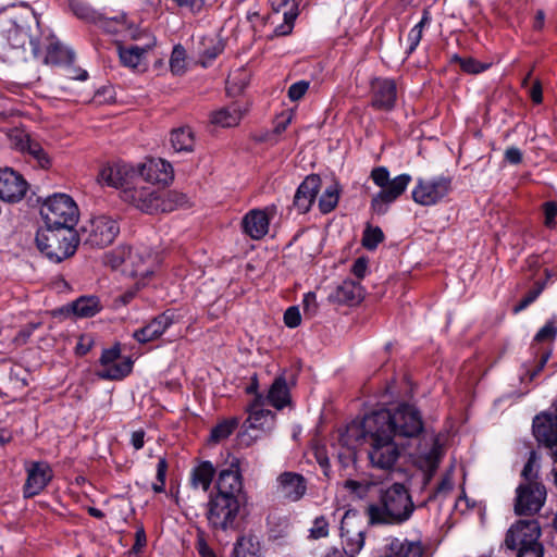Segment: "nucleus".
I'll list each match as a JSON object with an SVG mask.
<instances>
[{"mask_svg":"<svg viewBox=\"0 0 557 557\" xmlns=\"http://www.w3.org/2000/svg\"><path fill=\"white\" fill-rule=\"evenodd\" d=\"M120 232L115 220L107 215H99L90 220L84 228L85 244L90 247L103 248L111 243Z\"/></svg>","mask_w":557,"mask_h":557,"instance_id":"4468645a","label":"nucleus"},{"mask_svg":"<svg viewBox=\"0 0 557 557\" xmlns=\"http://www.w3.org/2000/svg\"><path fill=\"white\" fill-rule=\"evenodd\" d=\"M173 323V319L166 312L156 317L145 326L136 330L133 333V337L141 343L146 344L159 338Z\"/></svg>","mask_w":557,"mask_h":557,"instance_id":"a878e982","label":"nucleus"},{"mask_svg":"<svg viewBox=\"0 0 557 557\" xmlns=\"http://www.w3.org/2000/svg\"><path fill=\"white\" fill-rule=\"evenodd\" d=\"M367 528L362 518L355 509L345 511L339 527V537L343 550L334 548L327 557H356L366 543Z\"/></svg>","mask_w":557,"mask_h":557,"instance_id":"6e6552de","label":"nucleus"},{"mask_svg":"<svg viewBox=\"0 0 557 557\" xmlns=\"http://www.w3.org/2000/svg\"><path fill=\"white\" fill-rule=\"evenodd\" d=\"M135 170L137 172L135 177L143 180L146 184H151V186L154 184L166 185L171 183L174 177L172 165L160 158L148 159Z\"/></svg>","mask_w":557,"mask_h":557,"instance_id":"dca6fc26","label":"nucleus"},{"mask_svg":"<svg viewBox=\"0 0 557 557\" xmlns=\"http://www.w3.org/2000/svg\"><path fill=\"white\" fill-rule=\"evenodd\" d=\"M39 35V21L36 13L32 10L26 15L14 21L7 30L8 42L13 49H25L26 45H28L35 57L38 55L41 47Z\"/></svg>","mask_w":557,"mask_h":557,"instance_id":"9b49d317","label":"nucleus"},{"mask_svg":"<svg viewBox=\"0 0 557 557\" xmlns=\"http://www.w3.org/2000/svg\"><path fill=\"white\" fill-rule=\"evenodd\" d=\"M505 159L512 164H518L522 160V153L520 149L511 147L506 150Z\"/></svg>","mask_w":557,"mask_h":557,"instance_id":"338daca9","label":"nucleus"},{"mask_svg":"<svg viewBox=\"0 0 557 557\" xmlns=\"http://www.w3.org/2000/svg\"><path fill=\"white\" fill-rule=\"evenodd\" d=\"M189 203L188 197L177 190H160L158 201L159 212H171Z\"/></svg>","mask_w":557,"mask_h":557,"instance_id":"f704fd0d","label":"nucleus"},{"mask_svg":"<svg viewBox=\"0 0 557 557\" xmlns=\"http://www.w3.org/2000/svg\"><path fill=\"white\" fill-rule=\"evenodd\" d=\"M133 363L129 359L116 360L103 369L97 371V375L106 380H121L132 371Z\"/></svg>","mask_w":557,"mask_h":557,"instance_id":"58836bf2","label":"nucleus"},{"mask_svg":"<svg viewBox=\"0 0 557 557\" xmlns=\"http://www.w3.org/2000/svg\"><path fill=\"white\" fill-rule=\"evenodd\" d=\"M264 400L278 410L290 403L289 388L283 375L274 380Z\"/></svg>","mask_w":557,"mask_h":557,"instance_id":"c756f323","label":"nucleus"},{"mask_svg":"<svg viewBox=\"0 0 557 557\" xmlns=\"http://www.w3.org/2000/svg\"><path fill=\"white\" fill-rule=\"evenodd\" d=\"M170 141L176 152H190L194 150L195 136L189 127L183 126L172 131Z\"/></svg>","mask_w":557,"mask_h":557,"instance_id":"4c0bfd02","label":"nucleus"},{"mask_svg":"<svg viewBox=\"0 0 557 557\" xmlns=\"http://www.w3.org/2000/svg\"><path fill=\"white\" fill-rule=\"evenodd\" d=\"M122 199L144 213H158L159 188L134 178L129 187H124Z\"/></svg>","mask_w":557,"mask_h":557,"instance_id":"ddd939ff","label":"nucleus"},{"mask_svg":"<svg viewBox=\"0 0 557 557\" xmlns=\"http://www.w3.org/2000/svg\"><path fill=\"white\" fill-rule=\"evenodd\" d=\"M170 67L173 74L181 75L185 72L186 69V51L184 47L177 45L173 48L171 59H170Z\"/></svg>","mask_w":557,"mask_h":557,"instance_id":"c03bdc74","label":"nucleus"},{"mask_svg":"<svg viewBox=\"0 0 557 557\" xmlns=\"http://www.w3.org/2000/svg\"><path fill=\"white\" fill-rule=\"evenodd\" d=\"M330 534V522L325 516L321 515L314 518L309 529V537L311 540L325 539Z\"/></svg>","mask_w":557,"mask_h":557,"instance_id":"a18cd8bd","label":"nucleus"},{"mask_svg":"<svg viewBox=\"0 0 557 557\" xmlns=\"http://www.w3.org/2000/svg\"><path fill=\"white\" fill-rule=\"evenodd\" d=\"M36 244L51 261L61 262L75 253L78 236L74 227H50L44 224L37 231Z\"/></svg>","mask_w":557,"mask_h":557,"instance_id":"20e7f679","label":"nucleus"},{"mask_svg":"<svg viewBox=\"0 0 557 557\" xmlns=\"http://www.w3.org/2000/svg\"><path fill=\"white\" fill-rule=\"evenodd\" d=\"M557 334V325L555 321H548L535 335V342L553 341Z\"/></svg>","mask_w":557,"mask_h":557,"instance_id":"603ef678","label":"nucleus"},{"mask_svg":"<svg viewBox=\"0 0 557 557\" xmlns=\"http://www.w3.org/2000/svg\"><path fill=\"white\" fill-rule=\"evenodd\" d=\"M71 11L82 20L98 23L100 13L96 12L88 4L79 1H72L70 3Z\"/></svg>","mask_w":557,"mask_h":557,"instance_id":"37998d69","label":"nucleus"},{"mask_svg":"<svg viewBox=\"0 0 557 557\" xmlns=\"http://www.w3.org/2000/svg\"><path fill=\"white\" fill-rule=\"evenodd\" d=\"M371 178L381 188L371 201V207L377 214H385L388 206L407 189L411 182L409 174H400L391 180L389 173L384 166L373 169Z\"/></svg>","mask_w":557,"mask_h":557,"instance_id":"0eeeda50","label":"nucleus"},{"mask_svg":"<svg viewBox=\"0 0 557 557\" xmlns=\"http://www.w3.org/2000/svg\"><path fill=\"white\" fill-rule=\"evenodd\" d=\"M284 322L288 327H297L301 322V315L298 307H289L284 313Z\"/></svg>","mask_w":557,"mask_h":557,"instance_id":"13d9d810","label":"nucleus"},{"mask_svg":"<svg viewBox=\"0 0 557 557\" xmlns=\"http://www.w3.org/2000/svg\"><path fill=\"white\" fill-rule=\"evenodd\" d=\"M215 474V468L210 461H202L195 467L190 473V483L193 487H201L202 491L207 492L212 483Z\"/></svg>","mask_w":557,"mask_h":557,"instance_id":"c9c22d12","label":"nucleus"},{"mask_svg":"<svg viewBox=\"0 0 557 557\" xmlns=\"http://www.w3.org/2000/svg\"><path fill=\"white\" fill-rule=\"evenodd\" d=\"M451 190V177L436 175L433 177H419L412 189V199L416 203L430 207L441 202Z\"/></svg>","mask_w":557,"mask_h":557,"instance_id":"f8f14e48","label":"nucleus"},{"mask_svg":"<svg viewBox=\"0 0 557 557\" xmlns=\"http://www.w3.org/2000/svg\"><path fill=\"white\" fill-rule=\"evenodd\" d=\"M297 17V12L294 5H290L288 10L283 13V23L275 26L273 35L276 37L289 35L294 28V23Z\"/></svg>","mask_w":557,"mask_h":557,"instance_id":"79ce46f5","label":"nucleus"},{"mask_svg":"<svg viewBox=\"0 0 557 557\" xmlns=\"http://www.w3.org/2000/svg\"><path fill=\"white\" fill-rule=\"evenodd\" d=\"M516 494L515 512L519 516L536 513L546 499V490L542 483L519 484Z\"/></svg>","mask_w":557,"mask_h":557,"instance_id":"2eb2a0df","label":"nucleus"},{"mask_svg":"<svg viewBox=\"0 0 557 557\" xmlns=\"http://www.w3.org/2000/svg\"><path fill=\"white\" fill-rule=\"evenodd\" d=\"M265 404L263 395H257L249 407V417L247 419L248 428L259 430H271L274 425L275 414L264 409Z\"/></svg>","mask_w":557,"mask_h":557,"instance_id":"393cba45","label":"nucleus"},{"mask_svg":"<svg viewBox=\"0 0 557 557\" xmlns=\"http://www.w3.org/2000/svg\"><path fill=\"white\" fill-rule=\"evenodd\" d=\"M309 85L310 84L307 81H299V82H296L293 85H290L288 88L289 99L292 101H297V100L301 99L305 96V94L308 91Z\"/></svg>","mask_w":557,"mask_h":557,"instance_id":"6e6d98bb","label":"nucleus"},{"mask_svg":"<svg viewBox=\"0 0 557 557\" xmlns=\"http://www.w3.org/2000/svg\"><path fill=\"white\" fill-rule=\"evenodd\" d=\"M136 175L137 172L134 166L125 163H116L104 166L100 171L98 180L101 184L123 190L124 187H129Z\"/></svg>","mask_w":557,"mask_h":557,"instance_id":"4be33fe9","label":"nucleus"},{"mask_svg":"<svg viewBox=\"0 0 557 557\" xmlns=\"http://www.w3.org/2000/svg\"><path fill=\"white\" fill-rule=\"evenodd\" d=\"M384 235L380 227H368L362 237V245L367 249H374L383 240Z\"/></svg>","mask_w":557,"mask_h":557,"instance_id":"09e8293b","label":"nucleus"},{"mask_svg":"<svg viewBox=\"0 0 557 557\" xmlns=\"http://www.w3.org/2000/svg\"><path fill=\"white\" fill-rule=\"evenodd\" d=\"M341 188L338 183H331L323 191L319 199V209L322 213H330L333 211L339 200Z\"/></svg>","mask_w":557,"mask_h":557,"instance_id":"ea45409f","label":"nucleus"},{"mask_svg":"<svg viewBox=\"0 0 557 557\" xmlns=\"http://www.w3.org/2000/svg\"><path fill=\"white\" fill-rule=\"evenodd\" d=\"M74 61V53L67 47L58 40H50L47 45V53L45 63L52 65H61Z\"/></svg>","mask_w":557,"mask_h":557,"instance_id":"72a5a7b5","label":"nucleus"},{"mask_svg":"<svg viewBox=\"0 0 557 557\" xmlns=\"http://www.w3.org/2000/svg\"><path fill=\"white\" fill-rule=\"evenodd\" d=\"M240 500L237 497L209 495L206 518L214 531L235 530L238 523Z\"/></svg>","mask_w":557,"mask_h":557,"instance_id":"1a4fd4ad","label":"nucleus"},{"mask_svg":"<svg viewBox=\"0 0 557 557\" xmlns=\"http://www.w3.org/2000/svg\"><path fill=\"white\" fill-rule=\"evenodd\" d=\"M544 289L543 284H537L535 288L530 290L521 300L520 302L513 308V312L518 313L522 310H524L528 306H530L542 293Z\"/></svg>","mask_w":557,"mask_h":557,"instance_id":"864d4df0","label":"nucleus"},{"mask_svg":"<svg viewBox=\"0 0 557 557\" xmlns=\"http://www.w3.org/2000/svg\"><path fill=\"white\" fill-rule=\"evenodd\" d=\"M416 506L409 491L401 483L381 488L376 503L366 508L369 524L399 525L407 522Z\"/></svg>","mask_w":557,"mask_h":557,"instance_id":"f257e3e1","label":"nucleus"},{"mask_svg":"<svg viewBox=\"0 0 557 557\" xmlns=\"http://www.w3.org/2000/svg\"><path fill=\"white\" fill-rule=\"evenodd\" d=\"M236 420H225L215 425L211 431V441L218 443L227 438L236 429Z\"/></svg>","mask_w":557,"mask_h":557,"instance_id":"49530a36","label":"nucleus"},{"mask_svg":"<svg viewBox=\"0 0 557 557\" xmlns=\"http://www.w3.org/2000/svg\"><path fill=\"white\" fill-rule=\"evenodd\" d=\"M242 490L243 482L238 465L233 462L230 468L219 472L214 491L210 494L239 498Z\"/></svg>","mask_w":557,"mask_h":557,"instance_id":"5701e85b","label":"nucleus"},{"mask_svg":"<svg viewBox=\"0 0 557 557\" xmlns=\"http://www.w3.org/2000/svg\"><path fill=\"white\" fill-rule=\"evenodd\" d=\"M27 182L12 169L0 170V198L7 202L21 201L27 191Z\"/></svg>","mask_w":557,"mask_h":557,"instance_id":"a211bd4d","label":"nucleus"},{"mask_svg":"<svg viewBox=\"0 0 557 557\" xmlns=\"http://www.w3.org/2000/svg\"><path fill=\"white\" fill-rule=\"evenodd\" d=\"M544 224L547 227H554L556 225L557 218V203L553 201H548L544 203Z\"/></svg>","mask_w":557,"mask_h":557,"instance_id":"4d7b16f0","label":"nucleus"},{"mask_svg":"<svg viewBox=\"0 0 557 557\" xmlns=\"http://www.w3.org/2000/svg\"><path fill=\"white\" fill-rule=\"evenodd\" d=\"M223 50V46L221 44L213 45L212 48L206 49L202 52L205 59L201 60V64L207 66L208 63L213 61Z\"/></svg>","mask_w":557,"mask_h":557,"instance_id":"e2e57ef3","label":"nucleus"},{"mask_svg":"<svg viewBox=\"0 0 557 557\" xmlns=\"http://www.w3.org/2000/svg\"><path fill=\"white\" fill-rule=\"evenodd\" d=\"M97 24L100 28L109 34L128 36L133 39L138 38L137 30L133 28L131 24H128L124 15L104 17L100 14Z\"/></svg>","mask_w":557,"mask_h":557,"instance_id":"cd10ccee","label":"nucleus"},{"mask_svg":"<svg viewBox=\"0 0 557 557\" xmlns=\"http://www.w3.org/2000/svg\"><path fill=\"white\" fill-rule=\"evenodd\" d=\"M154 39L143 46L132 45L128 47L119 46V57L124 66L131 69H137L143 60L145 59L146 53L154 46Z\"/></svg>","mask_w":557,"mask_h":557,"instance_id":"7c9ffc66","label":"nucleus"},{"mask_svg":"<svg viewBox=\"0 0 557 557\" xmlns=\"http://www.w3.org/2000/svg\"><path fill=\"white\" fill-rule=\"evenodd\" d=\"M333 299L342 304H357L363 297V288L354 281H344L332 295Z\"/></svg>","mask_w":557,"mask_h":557,"instance_id":"2f4dec72","label":"nucleus"},{"mask_svg":"<svg viewBox=\"0 0 557 557\" xmlns=\"http://www.w3.org/2000/svg\"><path fill=\"white\" fill-rule=\"evenodd\" d=\"M368 270V261L364 258H358L352 265V273L358 278H363Z\"/></svg>","mask_w":557,"mask_h":557,"instance_id":"69168bd1","label":"nucleus"},{"mask_svg":"<svg viewBox=\"0 0 557 557\" xmlns=\"http://www.w3.org/2000/svg\"><path fill=\"white\" fill-rule=\"evenodd\" d=\"M443 447L442 445L435 441L428 453L421 454L417 463L421 470H423L426 474V481L431 479L432 473L438 467V463L443 457Z\"/></svg>","mask_w":557,"mask_h":557,"instance_id":"473e14b6","label":"nucleus"},{"mask_svg":"<svg viewBox=\"0 0 557 557\" xmlns=\"http://www.w3.org/2000/svg\"><path fill=\"white\" fill-rule=\"evenodd\" d=\"M15 146L22 152H27L32 156L42 169L50 165V159L44 151L41 145L30 138L28 134L21 133L15 136Z\"/></svg>","mask_w":557,"mask_h":557,"instance_id":"bb28decb","label":"nucleus"},{"mask_svg":"<svg viewBox=\"0 0 557 557\" xmlns=\"http://www.w3.org/2000/svg\"><path fill=\"white\" fill-rule=\"evenodd\" d=\"M455 60L458 61L460 67L465 72L470 73V74L481 73V72L485 71L486 69H488V66H490L488 64L480 63L479 61H476L475 59H472V58L462 59L459 57H455Z\"/></svg>","mask_w":557,"mask_h":557,"instance_id":"8fccbe9b","label":"nucleus"},{"mask_svg":"<svg viewBox=\"0 0 557 557\" xmlns=\"http://www.w3.org/2000/svg\"><path fill=\"white\" fill-rule=\"evenodd\" d=\"M361 429L371 465L379 469H391L400 456L401 443L367 418Z\"/></svg>","mask_w":557,"mask_h":557,"instance_id":"7ed1b4c3","label":"nucleus"},{"mask_svg":"<svg viewBox=\"0 0 557 557\" xmlns=\"http://www.w3.org/2000/svg\"><path fill=\"white\" fill-rule=\"evenodd\" d=\"M196 548L200 557H218L214 550L209 546L202 533L197 536Z\"/></svg>","mask_w":557,"mask_h":557,"instance_id":"052dcab7","label":"nucleus"},{"mask_svg":"<svg viewBox=\"0 0 557 557\" xmlns=\"http://www.w3.org/2000/svg\"><path fill=\"white\" fill-rule=\"evenodd\" d=\"M276 483V493L287 502H298L307 492L306 479L296 472L281 473Z\"/></svg>","mask_w":557,"mask_h":557,"instance_id":"aec40b11","label":"nucleus"},{"mask_svg":"<svg viewBox=\"0 0 557 557\" xmlns=\"http://www.w3.org/2000/svg\"><path fill=\"white\" fill-rule=\"evenodd\" d=\"M321 187V180L318 175H309L297 188L294 197V206L300 213L310 210Z\"/></svg>","mask_w":557,"mask_h":557,"instance_id":"b1692460","label":"nucleus"},{"mask_svg":"<svg viewBox=\"0 0 557 557\" xmlns=\"http://www.w3.org/2000/svg\"><path fill=\"white\" fill-rule=\"evenodd\" d=\"M302 309L306 318L311 319L317 314L319 305L314 293L309 292L305 294L302 299Z\"/></svg>","mask_w":557,"mask_h":557,"instance_id":"3c124183","label":"nucleus"},{"mask_svg":"<svg viewBox=\"0 0 557 557\" xmlns=\"http://www.w3.org/2000/svg\"><path fill=\"white\" fill-rule=\"evenodd\" d=\"M453 487H454L453 474L450 472H447L442 478V480L438 483V485L436 486V490L434 492V496L445 495L448 492H450L453 490Z\"/></svg>","mask_w":557,"mask_h":557,"instance_id":"680f3d73","label":"nucleus"},{"mask_svg":"<svg viewBox=\"0 0 557 557\" xmlns=\"http://www.w3.org/2000/svg\"><path fill=\"white\" fill-rule=\"evenodd\" d=\"M371 104L377 110L389 111L397 99L396 83L389 78H375L371 83Z\"/></svg>","mask_w":557,"mask_h":557,"instance_id":"412c9836","label":"nucleus"},{"mask_svg":"<svg viewBox=\"0 0 557 557\" xmlns=\"http://www.w3.org/2000/svg\"><path fill=\"white\" fill-rule=\"evenodd\" d=\"M541 525L535 519H520L512 523L505 536V546L517 552V557H543L540 542Z\"/></svg>","mask_w":557,"mask_h":557,"instance_id":"423d86ee","label":"nucleus"},{"mask_svg":"<svg viewBox=\"0 0 557 557\" xmlns=\"http://www.w3.org/2000/svg\"><path fill=\"white\" fill-rule=\"evenodd\" d=\"M274 213V207L248 211L242 221L244 233L256 240L263 238L269 232L270 221Z\"/></svg>","mask_w":557,"mask_h":557,"instance_id":"f3484780","label":"nucleus"},{"mask_svg":"<svg viewBox=\"0 0 557 557\" xmlns=\"http://www.w3.org/2000/svg\"><path fill=\"white\" fill-rule=\"evenodd\" d=\"M120 357V350L117 348H111L103 350L101 358H100V364L101 369L106 368L110 363L115 362Z\"/></svg>","mask_w":557,"mask_h":557,"instance_id":"0e129e2a","label":"nucleus"},{"mask_svg":"<svg viewBox=\"0 0 557 557\" xmlns=\"http://www.w3.org/2000/svg\"><path fill=\"white\" fill-rule=\"evenodd\" d=\"M27 479L24 485V496L34 497L38 495L52 480L53 471L44 461L29 462L26 467Z\"/></svg>","mask_w":557,"mask_h":557,"instance_id":"6ab92c4d","label":"nucleus"},{"mask_svg":"<svg viewBox=\"0 0 557 557\" xmlns=\"http://www.w3.org/2000/svg\"><path fill=\"white\" fill-rule=\"evenodd\" d=\"M549 357H550V352L549 351H544L542 354V357H541L540 362L536 366V368L534 370H532V371H528L529 381H532L542 371V369L546 364V362L549 359Z\"/></svg>","mask_w":557,"mask_h":557,"instance_id":"774afa93","label":"nucleus"},{"mask_svg":"<svg viewBox=\"0 0 557 557\" xmlns=\"http://www.w3.org/2000/svg\"><path fill=\"white\" fill-rule=\"evenodd\" d=\"M106 259L113 269L122 267L124 273L138 278L136 289L146 284L145 281L153 273L156 267L151 253L139 248L119 247L108 253Z\"/></svg>","mask_w":557,"mask_h":557,"instance_id":"39448f33","label":"nucleus"},{"mask_svg":"<svg viewBox=\"0 0 557 557\" xmlns=\"http://www.w3.org/2000/svg\"><path fill=\"white\" fill-rule=\"evenodd\" d=\"M537 474H539V466L536 462V455H535V453H531L527 463L523 467L522 473H521L522 479H523V482L521 484L541 483L537 480Z\"/></svg>","mask_w":557,"mask_h":557,"instance_id":"de8ad7c7","label":"nucleus"},{"mask_svg":"<svg viewBox=\"0 0 557 557\" xmlns=\"http://www.w3.org/2000/svg\"><path fill=\"white\" fill-rule=\"evenodd\" d=\"M396 440L418 436L423 430L419 411L410 405L403 404L392 409L374 411L366 417Z\"/></svg>","mask_w":557,"mask_h":557,"instance_id":"f03ea898","label":"nucleus"},{"mask_svg":"<svg viewBox=\"0 0 557 557\" xmlns=\"http://www.w3.org/2000/svg\"><path fill=\"white\" fill-rule=\"evenodd\" d=\"M431 22V17L428 11L423 12L422 18L418 24H416L408 34V53H412L416 48L419 46L422 39L423 28L429 25Z\"/></svg>","mask_w":557,"mask_h":557,"instance_id":"a19ab883","label":"nucleus"},{"mask_svg":"<svg viewBox=\"0 0 557 557\" xmlns=\"http://www.w3.org/2000/svg\"><path fill=\"white\" fill-rule=\"evenodd\" d=\"M244 112L245 110L239 104L233 103L212 112L210 121L216 126L233 127L239 124Z\"/></svg>","mask_w":557,"mask_h":557,"instance_id":"c85d7f7f","label":"nucleus"},{"mask_svg":"<svg viewBox=\"0 0 557 557\" xmlns=\"http://www.w3.org/2000/svg\"><path fill=\"white\" fill-rule=\"evenodd\" d=\"M40 214L44 224L74 227L78 221V208L75 201L65 194H54L41 205Z\"/></svg>","mask_w":557,"mask_h":557,"instance_id":"9d476101","label":"nucleus"},{"mask_svg":"<svg viewBox=\"0 0 557 557\" xmlns=\"http://www.w3.org/2000/svg\"><path fill=\"white\" fill-rule=\"evenodd\" d=\"M253 537L252 536H240L238 537L234 552L237 557H245L246 552H250V548L253 546Z\"/></svg>","mask_w":557,"mask_h":557,"instance_id":"bf43d9fd","label":"nucleus"},{"mask_svg":"<svg viewBox=\"0 0 557 557\" xmlns=\"http://www.w3.org/2000/svg\"><path fill=\"white\" fill-rule=\"evenodd\" d=\"M60 66H62L63 72H64L63 75L66 78L85 81L88 77L87 71L79 69V67H75L73 65V61L71 63L61 64Z\"/></svg>","mask_w":557,"mask_h":557,"instance_id":"5fc2aeb1","label":"nucleus"},{"mask_svg":"<svg viewBox=\"0 0 557 557\" xmlns=\"http://www.w3.org/2000/svg\"><path fill=\"white\" fill-rule=\"evenodd\" d=\"M77 318H91L102 309L99 299L95 296H82L70 305Z\"/></svg>","mask_w":557,"mask_h":557,"instance_id":"e433bc0d","label":"nucleus"}]
</instances>
